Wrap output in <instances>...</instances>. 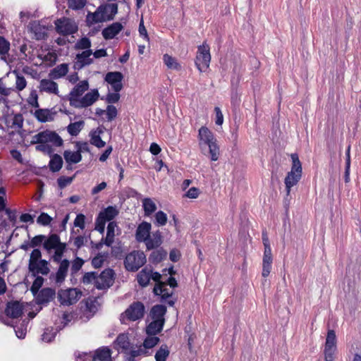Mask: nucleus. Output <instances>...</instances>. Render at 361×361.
I'll use <instances>...</instances> for the list:
<instances>
[{"label":"nucleus","mask_w":361,"mask_h":361,"mask_svg":"<svg viewBox=\"0 0 361 361\" xmlns=\"http://www.w3.org/2000/svg\"><path fill=\"white\" fill-rule=\"evenodd\" d=\"M198 140L201 151L204 152L208 147L211 160L217 161L220 154L219 147L213 133L207 127L202 126L199 129Z\"/></svg>","instance_id":"obj_1"},{"label":"nucleus","mask_w":361,"mask_h":361,"mask_svg":"<svg viewBox=\"0 0 361 361\" xmlns=\"http://www.w3.org/2000/svg\"><path fill=\"white\" fill-rule=\"evenodd\" d=\"M292 166L284 180L286 185V195H289L291 188L296 185L302 177V164L296 153L291 154Z\"/></svg>","instance_id":"obj_2"},{"label":"nucleus","mask_w":361,"mask_h":361,"mask_svg":"<svg viewBox=\"0 0 361 361\" xmlns=\"http://www.w3.org/2000/svg\"><path fill=\"white\" fill-rule=\"evenodd\" d=\"M49 142L56 147H60L63 145V140L56 132L47 130L35 135L31 140V144L47 145Z\"/></svg>","instance_id":"obj_3"},{"label":"nucleus","mask_w":361,"mask_h":361,"mask_svg":"<svg viewBox=\"0 0 361 361\" xmlns=\"http://www.w3.org/2000/svg\"><path fill=\"white\" fill-rule=\"evenodd\" d=\"M146 262V256L142 251L134 250L126 257L124 264L127 270L135 271Z\"/></svg>","instance_id":"obj_4"},{"label":"nucleus","mask_w":361,"mask_h":361,"mask_svg":"<svg viewBox=\"0 0 361 361\" xmlns=\"http://www.w3.org/2000/svg\"><path fill=\"white\" fill-rule=\"evenodd\" d=\"M211 55L209 47L205 42L200 45L197 48V52L195 59V65L200 72H205L209 67Z\"/></svg>","instance_id":"obj_5"},{"label":"nucleus","mask_w":361,"mask_h":361,"mask_svg":"<svg viewBox=\"0 0 361 361\" xmlns=\"http://www.w3.org/2000/svg\"><path fill=\"white\" fill-rule=\"evenodd\" d=\"M55 25L56 32L63 36L73 35L78 30V25L75 20L68 18L56 20Z\"/></svg>","instance_id":"obj_6"},{"label":"nucleus","mask_w":361,"mask_h":361,"mask_svg":"<svg viewBox=\"0 0 361 361\" xmlns=\"http://www.w3.org/2000/svg\"><path fill=\"white\" fill-rule=\"evenodd\" d=\"M336 350V336L335 331L334 330H329L324 350L325 361H334Z\"/></svg>","instance_id":"obj_7"},{"label":"nucleus","mask_w":361,"mask_h":361,"mask_svg":"<svg viewBox=\"0 0 361 361\" xmlns=\"http://www.w3.org/2000/svg\"><path fill=\"white\" fill-rule=\"evenodd\" d=\"M81 296V293L75 288L61 290L58 293L60 302L64 305H70L76 302Z\"/></svg>","instance_id":"obj_8"},{"label":"nucleus","mask_w":361,"mask_h":361,"mask_svg":"<svg viewBox=\"0 0 361 361\" xmlns=\"http://www.w3.org/2000/svg\"><path fill=\"white\" fill-rule=\"evenodd\" d=\"M89 89V82L87 80H82L78 83L70 92L68 94V101L71 106H74L76 102L82 97V94Z\"/></svg>","instance_id":"obj_9"},{"label":"nucleus","mask_w":361,"mask_h":361,"mask_svg":"<svg viewBox=\"0 0 361 361\" xmlns=\"http://www.w3.org/2000/svg\"><path fill=\"white\" fill-rule=\"evenodd\" d=\"M69 267V261L66 259H63L61 262L59 263V267L56 274L50 275V280L54 281L55 283L58 285H61L65 281L68 275Z\"/></svg>","instance_id":"obj_10"},{"label":"nucleus","mask_w":361,"mask_h":361,"mask_svg":"<svg viewBox=\"0 0 361 361\" xmlns=\"http://www.w3.org/2000/svg\"><path fill=\"white\" fill-rule=\"evenodd\" d=\"M145 306L140 302H133L126 310V317L130 321H136L141 319L144 316Z\"/></svg>","instance_id":"obj_11"},{"label":"nucleus","mask_w":361,"mask_h":361,"mask_svg":"<svg viewBox=\"0 0 361 361\" xmlns=\"http://www.w3.org/2000/svg\"><path fill=\"white\" fill-rule=\"evenodd\" d=\"M99 97V93L97 89H93L82 97L79 101L76 102L73 107L82 109L92 105Z\"/></svg>","instance_id":"obj_12"},{"label":"nucleus","mask_w":361,"mask_h":361,"mask_svg":"<svg viewBox=\"0 0 361 361\" xmlns=\"http://www.w3.org/2000/svg\"><path fill=\"white\" fill-rule=\"evenodd\" d=\"M114 283V271L111 269L104 270L97 281V288L99 290L109 288Z\"/></svg>","instance_id":"obj_13"},{"label":"nucleus","mask_w":361,"mask_h":361,"mask_svg":"<svg viewBox=\"0 0 361 361\" xmlns=\"http://www.w3.org/2000/svg\"><path fill=\"white\" fill-rule=\"evenodd\" d=\"M123 75L121 72H109L105 76V81L111 85L114 92H119L123 88Z\"/></svg>","instance_id":"obj_14"},{"label":"nucleus","mask_w":361,"mask_h":361,"mask_svg":"<svg viewBox=\"0 0 361 361\" xmlns=\"http://www.w3.org/2000/svg\"><path fill=\"white\" fill-rule=\"evenodd\" d=\"M92 55V51L91 49L85 50L82 53L78 54L75 56L74 68L80 70L86 66L90 65L93 62V59L91 57Z\"/></svg>","instance_id":"obj_15"},{"label":"nucleus","mask_w":361,"mask_h":361,"mask_svg":"<svg viewBox=\"0 0 361 361\" xmlns=\"http://www.w3.org/2000/svg\"><path fill=\"white\" fill-rule=\"evenodd\" d=\"M5 312L9 317L18 318L23 314V306L18 301L8 302Z\"/></svg>","instance_id":"obj_16"},{"label":"nucleus","mask_w":361,"mask_h":361,"mask_svg":"<svg viewBox=\"0 0 361 361\" xmlns=\"http://www.w3.org/2000/svg\"><path fill=\"white\" fill-rule=\"evenodd\" d=\"M39 90L41 92H47L48 94H59L58 84L53 81L50 78L49 79H42L39 82Z\"/></svg>","instance_id":"obj_17"},{"label":"nucleus","mask_w":361,"mask_h":361,"mask_svg":"<svg viewBox=\"0 0 361 361\" xmlns=\"http://www.w3.org/2000/svg\"><path fill=\"white\" fill-rule=\"evenodd\" d=\"M152 228L151 224L143 221L137 228L135 232V239L137 242H145L150 235Z\"/></svg>","instance_id":"obj_18"},{"label":"nucleus","mask_w":361,"mask_h":361,"mask_svg":"<svg viewBox=\"0 0 361 361\" xmlns=\"http://www.w3.org/2000/svg\"><path fill=\"white\" fill-rule=\"evenodd\" d=\"M28 269L34 276L39 274L47 275L50 271L49 262L45 259H41L39 262L35 263V264H33L32 266H29Z\"/></svg>","instance_id":"obj_19"},{"label":"nucleus","mask_w":361,"mask_h":361,"mask_svg":"<svg viewBox=\"0 0 361 361\" xmlns=\"http://www.w3.org/2000/svg\"><path fill=\"white\" fill-rule=\"evenodd\" d=\"M114 345L116 350H121L122 351L127 353L130 348L128 334L125 333L120 334L114 341Z\"/></svg>","instance_id":"obj_20"},{"label":"nucleus","mask_w":361,"mask_h":361,"mask_svg":"<svg viewBox=\"0 0 361 361\" xmlns=\"http://www.w3.org/2000/svg\"><path fill=\"white\" fill-rule=\"evenodd\" d=\"M144 243H145L146 247L148 250L157 248L162 243V235L161 233L157 231L150 234L147 240Z\"/></svg>","instance_id":"obj_21"},{"label":"nucleus","mask_w":361,"mask_h":361,"mask_svg":"<svg viewBox=\"0 0 361 361\" xmlns=\"http://www.w3.org/2000/svg\"><path fill=\"white\" fill-rule=\"evenodd\" d=\"M56 295L55 290L51 288L42 289L37 296V300L39 304L48 303L51 301Z\"/></svg>","instance_id":"obj_22"},{"label":"nucleus","mask_w":361,"mask_h":361,"mask_svg":"<svg viewBox=\"0 0 361 361\" xmlns=\"http://www.w3.org/2000/svg\"><path fill=\"white\" fill-rule=\"evenodd\" d=\"M69 71L68 63H61L51 69L49 73V77L52 80L61 78L67 75Z\"/></svg>","instance_id":"obj_23"},{"label":"nucleus","mask_w":361,"mask_h":361,"mask_svg":"<svg viewBox=\"0 0 361 361\" xmlns=\"http://www.w3.org/2000/svg\"><path fill=\"white\" fill-rule=\"evenodd\" d=\"M56 112L48 109H39L34 113L35 117L41 123L51 121L54 119Z\"/></svg>","instance_id":"obj_24"},{"label":"nucleus","mask_w":361,"mask_h":361,"mask_svg":"<svg viewBox=\"0 0 361 361\" xmlns=\"http://www.w3.org/2000/svg\"><path fill=\"white\" fill-rule=\"evenodd\" d=\"M102 6H99L94 13H88L87 15V22L90 24H95L108 20V17L102 13L104 10Z\"/></svg>","instance_id":"obj_25"},{"label":"nucleus","mask_w":361,"mask_h":361,"mask_svg":"<svg viewBox=\"0 0 361 361\" xmlns=\"http://www.w3.org/2000/svg\"><path fill=\"white\" fill-rule=\"evenodd\" d=\"M122 28L123 25L121 23H114L102 30V35L105 39H113Z\"/></svg>","instance_id":"obj_26"},{"label":"nucleus","mask_w":361,"mask_h":361,"mask_svg":"<svg viewBox=\"0 0 361 361\" xmlns=\"http://www.w3.org/2000/svg\"><path fill=\"white\" fill-rule=\"evenodd\" d=\"M93 361H111V350L108 347L97 349L94 355Z\"/></svg>","instance_id":"obj_27"},{"label":"nucleus","mask_w":361,"mask_h":361,"mask_svg":"<svg viewBox=\"0 0 361 361\" xmlns=\"http://www.w3.org/2000/svg\"><path fill=\"white\" fill-rule=\"evenodd\" d=\"M164 324L163 320H153L147 326V334L148 336H156L162 330Z\"/></svg>","instance_id":"obj_28"},{"label":"nucleus","mask_w":361,"mask_h":361,"mask_svg":"<svg viewBox=\"0 0 361 361\" xmlns=\"http://www.w3.org/2000/svg\"><path fill=\"white\" fill-rule=\"evenodd\" d=\"M62 243L58 235L51 234L47 239L44 240L43 246L46 250L49 252L51 250L58 247Z\"/></svg>","instance_id":"obj_29"},{"label":"nucleus","mask_w":361,"mask_h":361,"mask_svg":"<svg viewBox=\"0 0 361 361\" xmlns=\"http://www.w3.org/2000/svg\"><path fill=\"white\" fill-rule=\"evenodd\" d=\"M153 292L155 295H161V298L164 300L170 298L173 294V291L166 288V283L156 284Z\"/></svg>","instance_id":"obj_30"},{"label":"nucleus","mask_w":361,"mask_h":361,"mask_svg":"<svg viewBox=\"0 0 361 361\" xmlns=\"http://www.w3.org/2000/svg\"><path fill=\"white\" fill-rule=\"evenodd\" d=\"M273 257L272 254H264L262 259V272L263 277H267L271 272Z\"/></svg>","instance_id":"obj_31"},{"label":"nucleus","mask_w":361,"mask_h":361,"mask_svg":"<svg viewBox=\"0 0 361 361\" xmlns=\"http://www.w3.org/2000/svg\"><path fill=\"white\" fill-rule=\"evenodd\" d=\"M63 157L65 161L68 164L79 163L82 159V156L78 150L76 152L65 150L63 152Z\"/></svg>","instance_id":"obj_32"},{"label":"nucleus","mask_w":361,"mask_h":361,"mask_svg":"<svg viewBox=\"0 0 361 361\" xmlns=\"http://www.w3.org/2000/svg\"><path fill=\"white\" fill-rule=\"evenodd\" d=\"M117 224L115 221H110L107 226L106 236L105 238V245L108 247L111 246L114 241L115 229L117 228Z\"/></svg>","instance_id":"obj_33"},{"label":"nucleus","mask_w":361,"mask_h":361,"mask_svg":"<svg viewBox=\"0 0 361 361\" xmlns=\"http://www.w3.org/2000/svg\"><path fill=\"white\" fill-rule=\"evenodd\" d=\"M166 312V307L162 305H154L151 310L150 314L153 320H163L164 316Z\"/></svg>","instance_id":"obj_34"},{"label":"nucleus","mask_w":361,"mask_h":361,"mask_svg":"<svg viewBox=\"0 0 361 361\" xmlns=\"http://www.w3.org/2000/svg\"><path fill=\"white\" fill-rule=\"evenodd\" d=\"M118 214V210L116 207L109 206L104 211L101 212L99 214L101 218H103L106 221H111Z\"/></svg>","instance_id":"obj_35"},{"label":"nucleus","mask_w":361,"mask_h":361,"mask_svg":"<svg viewBox=\"0 0 361 361\" xmlns=\"http://www.w3.org/2000/svg\"><path fill=\"white\" fill-rule=\"evenodd\" d=\"M163 61L169 69L176 71H180L181 69V66L178 62L177 59L167 54L163 56Z\"/></svg>","instance_id":"obj_36"},{"label":"nucleus","mask_w":361,"mask_h":361,"mask_svg":"<svg viewBox=\"0 0 361 361\" xmlns=\"http://www.w3.org/2000/svg\"><path fill=\"white\" fill-rule=\"evenodd\" d=\"M170 355V350L167 345H161L155 353L156 361H166Z\"/></svg>","instance_id":"obj_37"},{"label":"nucleus","mask_w":361,"mask_h":361,"mask_svg":"<svg viewBox=\"0 0 361 361\" xmlns=\"http://www.w3.org/2000/svg\"><path fill=\"white\" fill-rule=\"evenodd\" d=\"M167 256V252L163 248L154 250L149 255V260L152 263H159L165 259Z\"/></svg>","instance_id":"obj_38"},{"label":"nucleus","mask_w":361,"mask_h":361,"mask_svg":"<svg viewBox=\"0 0 361 361\" xmlns=\"http://www.w3.org/2000/svg\"><path fill=\"white\" fill-rule=\"evenodd\" d=\"M142 207L147 216H149L157 209L156 204L150 198H145L142 200Z\"/></svg>","instance_id":"obj_39"},{"label":"nucleus","mask_w":361,"mask_h":361,"mask_svg":"<svg viewBox=\"0 0 361 361\" xmlns=\"http://www.w3.org/2000/svg\"><path fill=\"white\" fill-rule=\"evenodd\" d=\"M84 121H80L74 123H71L67 126V131L72 136H76L79 134L84 126Z\"/></svg>","instance_id":"obj_40"},{"label":"nucleus","mask_w":361,"mask_h":361,"mask_svg":"<svg viewBox=\"0 0 361 361\" xmlns=\"http://www.w3.org/2000/svg\"><path fill=\"white\" fill-rule=\"evenodd\" d=\"M63 165V159L59 154H54L49 161V169L53 172L59 171Z\"/></svg>","instance_id":"obj_41"},{"label":"nucleus","mask_w":361,"mask_h":361,"mask_svg":"<svg viewBox=\"0 0 361 361\" xmlns=\"http://www.w3.org/2000/svg\"><path fill=\"white\" fill-rule=\"evenodd\" d=\"M149 271L147 268L143 269L138 274H137V282L138 283L142 286H147L150 281L149 276Z\"/></svg>","instance_id":"obj_42"},{"label":"nucleus","mask_w":361,"mask_h":361,"mask_svg":"<svg viewBox=\"0 0 361 361\" xmlns=\"http://www.w3.org/2000/svg\"><path fill=\"white\" fill-rule=\"evenodd\" d=\"M66 249V244L62 243L60 244L59 246L55 248V252L54 255L52 256L53 261L56 263H61L63 255Z\"/></svg>","instance_id":"obj_43"},{"label":"nucleus","mask_w":361,"mask_h":361,"mask_svg":"<svg viewBox=\"0 0 361 361\" xmlns=\"http://www.w3.org/2000/svg\"><path fill=\"white\" fill-rule=\"evenodd\" d=\"M128 351L132 357H136L142 355L148 356L151 354L142 345H139L136 348H130Z\"/></svg>","instance_id":"obj_44"},{"label":"nucleus","mask_w":361,"mask_h":361,"mask_svg":"<svg viewBox=\"0 0 361 361\" xmlns=\"http://www.w3.org/2000/svg\"><path fill=\"white\" fill-rule=\"evenodd\" d=\"M31 30L35 33L37 39H42L46 36L44 28L42 27L39 23H33L31 25Z\"/></svg>","instance_id":"obj_45"},{"label":"nucleus","mask_w":361,"mask_h":361,"mask_svg":"<svg viewBox=\"0 0 361 361\" xmlns=\"http://www.w3.org/2000/svg\"><path fill=\"white\" fill-rule=\"evenodd\" d=\"M159 338L156 336H148L144 340L142 345L149 351V349L156 346L159 343Z\"/></svg>","instance_id":"obj_46"},{"label":"nucleus","mask_w":361,"mask_h":361,"mask_svg":"<svg viewBox=\"0 0 361 361\" xmlns=\"http://www.w3.org/2000/svg\"><path fill=\"white\" fill-rule=\"evenodd\" d=\"M23 117L21 114H16L11 119V124L9 125L11 128L18 130L23 128Z\"/></svg>","instance_id":"obj_47"},{"label":"nucleus","mask_w":361,"mask_h":361,"mask_svg":"<svg viewBox=\"0 0 361 361\" xmlns=\"http://www.w3.org/2000/svg\"><path fill=\"white\" fill-rule=\"evenodd\" d=\"M10 50V42L4 37L0 36V56L2 59L6 58Z\"/></svg>","instance_id":"obj_48"},{"label":"nucleus","mask_w":361,"mask_h":361,"mask_svg":"<svg viewBox=\"0 0 361 361\" xmlns=\"http://www.w3.org/2000/svg\"><path fill=\"white\" fill-rule=\"evenodd\" d=\"M98 275L96 272H87L84 274L82 281L84 284L94 283L97 288V281Z\"/></svg>","instance_id":"obj_49"},{"label":"nucleus","mask_w":361,"mask_h":361,"mask_svg":"<svg viewBox=\"0 0 361 361\" xmlns=\"http://www.w3.org/2000/svg\"><path fill=\"white\" fill-rule=\"evenodd\" d=\"M91 47V41L89 38L85 37L79 39L75 44V49L77 50H88Z\"/></svg>","instance_id":"obj_50"},{"label":"nucleus","mask_w":361,"mask_h":361,"mask_svg":"<svg viewBox=\"0 0 361 361\" xmlns=\"http://www.w3.org/2000/svg\"><path fill=\"white\" fill-rule=\"evenodd\" d=\"M16 74V89L18 91H22L24 90L27 85V81L24 76H23L20 73L14 71Z\"/></svg>","instance_id":"obj_51"},{"label":"nucleus","mask_w":361,"mask_h":361,"mask_svg":"<svg viewBox=\"0 0 361 361\" xmlns=\"http://www.w3.org/2000/svg\"><path fill=\"white\" fill-rule=\"evenodd\" d=\"M87 0H68L69 8L75 11L80 10L86 5Z\"/></svg>","instance_id":"obj_52"},{"label":"nucleus","mask_w":361,"mask_h":361,"mask_svg":"<svg viewBox=\"0 0 361 361\" xmlns=\"http://www.w3.org/2000/svg\"><path fill=\"white\" fill-rule=\"evenodd\" d=\"M90 142L92 145L98 148H102L105 146L106 142L102 140L99 134L97 135L96 132H94L90 134Z\"/></svg>","instance_id":"obj_53"},{"label":"nucleus","mask_w":361,"mask_h":361,"mask_svg":"<svg viewBox=\"0 0 361 361\" xmlns=\"http://www.w3.org/2000/svg\"><path fill=\"white\" fill-rule=\"evenodd\" d=\"M42 253L39 249H34L30 254V259H29V266H32L33 264L39 262L41 260Z\"/></svg>","instance_id":"obj_54"},{"label":"nucleus","mask_w":361,"mask_h":361,"mask_svg":"<svg viewBox=\"0 0 361 361\" xmlns=\"http://www.w3.org/2000/svg\"><path fill=\"white\" fill-rule=\"evenodd\" d=\"M44 279L42 276H37L30 288L32 293L35 295L39 291V288L42 286Z\"/></svg>","instance_id":"obj_55"},{"label":"nucleus","mask_w":361,"mask_h":361,"mask_svg":"<svg viewBox=\"0 0 361 361\" xmlns=\"http://www.w3.org/2000/svg\"><path fill=\"white\" fill-rule=\"evenodd\" d=\"M84 264V261L80 258L76 257L72 262L71 271V274L73 275L76 274L82 267Z\"/></svg>","instance_id":"obj_56"},{"label":"nucleus","mask_w":361,"mask_h":361,"mask_svg":"<svg viewBox=\"0 0 361 361\" xmlns=\"http://www.w3.org/2000/svg\"><path fill=\"white\" fill-rule=\"evenodd\" d=\"M156 223L158 226H164L167 222V215L162 211H159L155 214Z\"/></svg>","instance_id":"obj_57"},{"label":"nucleus","mask_w":361,"mask_h":361,"mask_svg":"<svg viewBox=\"0 0 361 361\" xmlns=\"http://www.w3.org/2000/svg\"><path fill=\"white\" fill-rule=\"evenodd\" d=\"M106 114L108 121L114 120L118 114L116 108L113 105H108L106 110Z\"/></svg>","instance_id":"obj_58"},{"label":"nucleus","mask_w":361,"mask_h":361,"mask_svg":"<svg viewBox=\"0 0 361 361\" xmlns=\"http://www.w3.org/2000/svg\"><path fill=\"white\" fill-rule=\"evenodd\" d=\"M104 10L106 11L108 13H109V16L112 17V20L114 19L115 15L118 12V5L116 4H110L104 6H102Z\"/></svg>","instance_id":"obj_59"},{"label":"nucleus","mask_w":361,"mask_h":361,"mask_svg":"<svg viewBox=\"0 0 361 361\" xmlns=\"http://www.w3.org/2000/svg\"><path fill=\"white\" fill-rule=\"evenodd\" d=\"M52 220V218L47 213L42 212L37 218V221L38 224L43 226L49 225Z\"/></svg>","instance_id":"obj_60"},{"label":"nucleus","mask_w":361,"mask_h":361,"mask_svg":"<svg viewBox=\"0 0 361 361\" xmlns=\"http://www.w3.org/2000/svg\"><path fill=\"white\" fill-rule=\"evenodd\" d=\"M28 104L35 108L39 107V102H38V96L36 92V91H32L30 94V96L27 99Z\"/></svg>","instance_id":"obj_61"},{"label":"nucleus","mask_w":361,"mask_h":361,"mask_svg":"<svg viewBox=\"0 0 361 361\" xmlns=\"http://www.w3.org/2000/svg\"><path fill=\"white\" fill-rule=\"evenodd\" d=\"M56 336V331H54V330L51 329H47L46 331H44V333L42 334V341H45V342H51L55 337Z\"/></svg>","instance_id":"obj_62"},{"label":"nucleus","mask_w":361,"mask_h":361,"mask_svg":"<svg viewBox=\"0 0 361 361\" xmlns=\"http://www.w3.org/2000/svg\"><path fill=\"white\" fill-rule=\"evenodd\" d=\"M45 238L46 237L44 235H36L30 242V245L32 246V247H35L42 243L44 244Z\"/></svg>","instance_id":"obj_63"},{"label":"nucleus","mask_w":361,"mask_h":361,"mask_svg":"<svg viewBox=\"0 0 361 361\" xmlns=\"http://www.w3.org/2000/svg\"><path fill=\"white\" fill-rule=\"evenodd\" d=\"M106 222V220L99 216L96 220L95 229L100 233H103L104 232Z\"/></svg>","instance_id":"obj_64"}]
</instances>
